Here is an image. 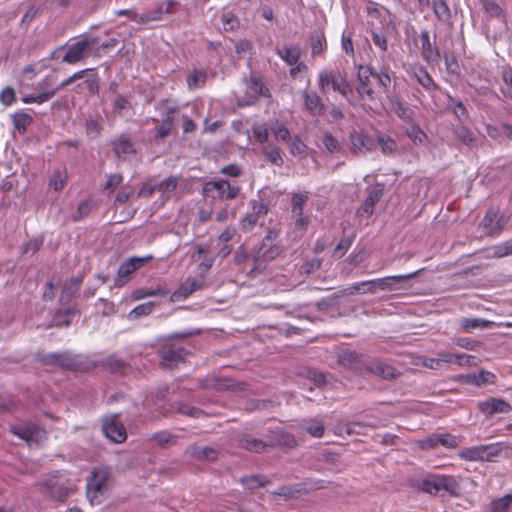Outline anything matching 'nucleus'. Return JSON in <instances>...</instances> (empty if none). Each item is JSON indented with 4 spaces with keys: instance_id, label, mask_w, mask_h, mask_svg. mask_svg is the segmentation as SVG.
<instances>
[{
    "instance_id": "nucleus-1",
    "label": "nucleus",
    "mask_w": 512,
    "mask_h": 512,
    "mask_svg": "<svg viewBox=\"0 0 512 512\" xmlns=\"http://www.w3.org/2000/svg\"><path fill=\"white\" fill-rule=\"evenodd\" d=\"M419 489L430 495H444L443 492H445L451 496H457L460 485L453 476L431 475L420 482Z\"/></svg>"
},
{
    "instance_id": "nucleus-2",
    "label": "nucleus",
    "mask_w": 512,
    "mask_h": 512,
    "mask_svg": "<svg viewBox=\"0 0 512 512\" xmlns=\"http://www.w3.org/2000/svg\"><path fill=\"white\" fill-rule=\"evenodd\" d=\"M38 360L44 366L62 370L81 371L87 368L80 356L72 355L68 351L38 354Z\"/></svg>"
},
{
    "instance_id": "nucleus-3",
    "label": "nucleus",
    "mask_w": 512,
    "mask_h": 512,
    "mask_svg": "<svg viewBox=\"0 0 512 512\" xmlns=\"http://www.w3.org/2000/svg\"><path fill=\"white\" fill-rule=\"evenodd\" d=\"M422 271H423V269H419V270L409 273V274L386 276L383 278L364 281V284H366V288H365L364 292H368L370 294H375L378 291L392 292V291L404 289L405 287L401 283L406 280L415 278Z\"/></svg>"
},
{
    "instance_id": "nucleus-4",
    "label": "nucleus",
    "mask_w": 512,
    "mask_h": 512,
    "mask_svg": "<svg viewBox=\"0 0 512 512\" xmlns=\"http://www.w3.org/2000/svg\"><path fill=\"white\" fill-rule=\"evenodd\" d=\"M279 254V246L267 243V241H262L260 247L252 254V267L246 270V275L254 278L261 274L267 264L274 260Z\"/></svg>"
},
{
    "instance_id": "nucleus-5",
    "label": "nucleus",
    "mask_w": 512,
    "mask_h": 512,
    "mask_svg": "<svg viewBox=\"0 0 512 512\" xmlns=\"http://www.w3.org/2000/svg\"><path fill=\"white\" fill-rule=\"evenodd\" d=\"M94 40L83 39L71 45L67 50L63 46L56 48L51 52L49 58L54 60L61 59L63 62L74 64L88 55L92 48Z\"/></svg>"
},
{
    "instance_id": "nucleus-6",
    "label": "nucleus",
    "mask_w": 512,
    "mask_h": 512,
    "mask_svg": "<svg viewBox=\"0 0 512 512\" xmlns=\"http://www.w3.org/2000/svg\"><path fill=\"white\" fill-rule=\"evenodd\" d=\"M331 85L332 88L343 95L345 98H348V95L352 93V88L347 82L346 78L342 76L340 73H335L332 71H322L319 74V88L320 91L325 93L326 87Z\"/></svg>"
},
{
    "instance_id": "nucleus-7",
    "label": "nucleus",
    "mask_w": 512,
    "mask_h": 512,
    "mask_svg": "<svg viewBox=\"0 0 512 512\" xmlns=\"http://www.w3.org/2000/svg\"><path fill=\"white\" fill-rule=\"evenodd\" d=\"M240 190V186L231 185L226 179L209 181L203 188L205 194L209 195L211 192L216 191L217 195L212 197L225 200L235 199L239 195Z\"/></svg>"
},
{
    "instance_id": "nucleus-8",
    "label": "nucleus",
    "mask_w": 512,
    "mask_h": 512,
    "mask_svg": "<svg viewBox=\"0 0 512 512\" xmlns=\"http://www.w3.org/2000/svg\"><path fill=\"white\" fill-rule=\"evenodd\" d=\"M338 364L358 372H363L366 368L367 360L364 355L354 350L344 349L337 355Z\"/></svg>"
},
{
    "instance_id": "nucleus-9",
    "label": "nucleus",
    "mask_w": 512,
    "mask_h": 512,
    "mask_svg": "<svg viewBox=\"0 0 512 512\" xmlns=\"http://www.w3.org/2000/svg\"><path fill=\"white\" fill-rule=\"evenodd\" d=\"M152 256H148V257H131L127 260H125L118 268L117 270V278L115 280V284L117 286H122L124 285L129 276L134 272L136 271L137 269H139L140 267H142L147 260L151 259Z\"/></svg>"
},
{
    "instance_id": "nucleus-10",
    "label": "nucleus",
    "mask_w": 512,
    "mask_h": 512,
    "mask_svg": "<svg viewBox=\"0 0 512 512\" xmlns=\"http://www.w3.org/2000/svg\"><path fill=\"white\" fill-rule=\"evenodd\" d=\"M372 75H374V72L369 66L360 65L358 67V83L355 89L361 99H364L365 97L369 100L375 99V92L370 86V78Z\"/></svg>"
},
{
    "instance_id": "nucleus-11",
    "label": "nucleus",
    "mask_w": 512,
    "mask_h": 512,
    "mask_svg": "<svg viewBox=\"0 0 512 512\" xmlns=\"http://www.w3.org/2000/svg\"><path fill=\"white\" fill-rule=\"evenodd\" d=\"M11 432L28 443H39L45 438V431L34 424L15 425Z\"/></svg>"
},
{
    "instance_id": "nucleus-12",
    "label": "nucleus",
    "mask_w": 512,
    "mask_h": 512,
    "mask_svg": "<svg viewBox=\"0 0 512 512\" xmlns=\"http://www.w3.org/2000/svg\"><path fill=\"white\" fill-rule=\"evenodd\" d=\"M102 431L114 443H122L127 437L125 427L118 423L116 416L103 420Z\"/></svg>"
},
{
    "instance_id": "nucleus-13",
    "label": "nucleus",
    "mask_w": 512,
    "mask_h": 512,
    "mask_svg": "<svg viewBox=\"0 0 512 512\" xmlns=\"http://www.w3.org/2000/svg\"><path fill=\"white\" fill-rule=\"evenodd\" d=\"M161 364L165 368L177 367L179 363L184 362L188 351L183 347L163 348L161 350Z\"/></svg>"
},
{
    "instance_id": "nucleus-14",
    "label": "nucleus",
    "mask_w": 512,
    "mask_h": 512,
    "mask_svg": "<svg viewBox=\"0 0 512 512\" xmlns=\"http://www.w3.org/2000/svg\"><path fill=\"white\" fill-rule=\"evenodd\" d=\"M454 380L464 384L480 387L484 384H493L495 375L489 371L481 370L479 373L459 374Z\"/></svg>"
},
{
    "instance_id": "nucleus-15",
    "label": "nucleus",
    "mask_w": 512,
    "mask_h": 512,
    "mask_svg": "<svg viewBox=\"0 0 512 512\" xmlns=\"http://www.w3.org/2000/svg\"><path fill=\"white\" fill-rule=\"evenodd\" d=\"M112 150L118 159L128 155H136L137 149L135 143L127 134H120L112 142Z\"/></svg>"
},
{
    "instance_id": "nucleus-16",
    "label": "nucleus",
    "mask_w": 512,
    "mask_h": 512,
    "mask_svg": "<svg viewBox=\"0 0 512 512\" xmlns=\"http://www.w3.org/2000/svg\"><path fill=\"white\" fill-rule=\"evenodd\" d=\"M421 54L424 60L429 64L437 63L440 60V51L430 40L428 30H422L420 33Z\"/></svg>"
},
{
    "instance_id": "nucleus-17",
    "label": "nucleus",
    "mask_w": 512,
    "mask_h": 512,
    "mask_svg": "<svg viewBox=\"0 0 512 512\" xmlns=\"http://www.w3.org/2000/svg\"><path fill=\"white\" fill-rule=\"evenodd\" d=\"M204 287V281L198 280L193 277H187L179 288L172 293L171 299L173 301L184 300L189 297L193 292L201 290Z\"/></svg>"
},
{
    "instance_id": "nucleus-18",
    "label": "nucleus",
    "mask_w": 512,
    "mask_h": 512,
    "mask_svg": "<svg viewBox=\"0 0 512 512\" xmlns=\"http://www.w3.org/2000/svg\"><path fill=\"white\" fill-rule=\"evenodd\" d=\"M352 152L367 153L376 148L375 141L367 134L361 131L350 133Z\"/></svg>"
},
{
    "instance_id": "nucleus-19",
    "label": "nucleus",
    "mask_w": 512,
    "mask_h": 512,
    "mask_svg": "<svg viewBox=\"0 0 512 512\" xmlns=\"http://www.w3.org/2000/svg\"><path fill=\"white\" fill-rule=\"evenodd\" d=\"M98 366H100L102 370L111 374L122 375L128 369L129 364L122 358H119L117 355L111 354L98 361Z\"/></svg>"
},
{
    "instance_id": "nucleus-20",
    "label": "nucleus",
    "mask_w": 512,
    "mask_h": 512,
    "mask_svg": "<svg viewBox=\"0 0 512 512\" xmlns=\"http://www.w3.org/2000/svg\"><path fill=\"white\" fill-rule=\"evenodd\" d=\"M365 371L370 372L386 380H392L397 377L396 369L382 361L370 360L366 364Z\"/></svg>"
},
{
    "instance_id": "nucleus-21",
    "label": "nucleus",
    "mask_w": 512,
    "mask_h": 512,
    "mask_svg": "<svg viewBox=\"0 0 512 512\" xmlns=\"http://www.w3.org/2000/svg\"><path fill=\"white\" fill-rule=\"evenodd\" d=\"M304 106L313 116H322L325 112V105L321 97L315 91H302Z\"/></svg>"
},
{
    "instance_id": "nucleus-22",
    "label": "nucleus",
    "mask_w": 512,
    "mask_h": 512,
    "mask_svg": "<svg viewBox=\"0 0 512 512\" xmlns=\"http://www.w3.org/2000/svg\"><path fill=\"white\" fill-rule=\"evenodd\" d=\"M238 445L242 449H245L249 452L261 453L264 452L268 447H272L274 443L264 442L261 439L250 436L249 434H242L238 439Z\"/></svg>"
},
{
    "instance_id": "nucleus-23",
    "label": "nucleus",
    "mask_w": 512,
    "mask_h": 512,
    "mask_svg": "<svg viewBox=\"0 0 512 512\" xmlns=\"http://www.w3.org/2000/svg\"><path fill=\"white\" fill-rule=\"evenodd\" d=\"M85 73H86L85 70L79 71V72L73 74L71 77L67 78L66 80L62 81L55 88L37 94L35 103L42 104L44 102H47L48 100L53 98L60 90H62L66 86L70 85L74 81L83 78Z\"/></svg>"
},
{
    "instance_id": "nucleus-24",
    "label": "nucleus",
    "mask_w": 512,
    "mask_h": 512,
    "mask_svg": "<svg viewBox=\"0 0 512 512\" xmlns=\"http://www.w3.org/2000/svg\"><path fill=\"white\" fill-rule=\"evenodd\" d=\"M70 491L71 487L67 486L63 480H55L47 484L45 494L53 500L62 502L67 499Z\"/></svg>"
},
{
    "instance_id": "nucleus-25",
    "label": "nucleus",
    "mask_w": 512,
    "mask_h": 512,
    "mask_svg": "<svg viewBox=\"0 0 512 512\" xmlns=\"http://www.w3.org/2000/svg\"><path fill=\"white\" fill-rule=\"evenodd\" d=\"M478 406L481 412L486 415L508 413L511 410L510 404L497 398H490L487 401L480 402Z\"/></svg>"
},
{
    "instance_id": "nucleus-26",
    "label": "nucleus",
    "mask_w": 512,
    "mask_h": 512,
    "mask_svg": "<svg viewBox=\"0 0 512 512\" xmlns=\"http://www.w3.org/2000/svg\"><path fill=\"white\" fill-rule=\"evenodd\" d=\"M392 110L395 114L403 121L410 122L414 117V110L409 107L402 99L398 96L388 97Z\"/></svg>"
},
{
    "instance_id": "nucleus-27",
    "label": "nucleus",
    "mask_w": 512,
    "mask_h": 512,
    "mask_svg": "<svg viewBox=\"0 0 512 512\" xmlns=\"http://www.w3.org/2000/svg\"><path fill=\"white\" fill-rule=\"evenodd\" d=\"M186 453L193 459L199 461H215L218 458V451L211 447L191 445Z\"/></svg>"
},
{
    "instance_id": "nucleus-28",
    "label": "nucleus",
    "mask_w": 512,
    "mask_h": 512,
    "mask_svg": "<svg viewBox=\"0 0 512 512\" xmlns=\"http://www.w3.org/2000/svg\"><path fill=\"white\" fill-rule=\"evenodd\" d=\"M383 196V189L378 187H370L367 189V197L363 201L360 211H363L367 216H371L374 212L375 205Z\"/></svg>"
},
{
    "instance_id": "nucleus-29",
    "label": "nucleus",
    "mask_w": 512,
    "mask_h": 512,
    "mask_svg": "<svg viewBox=\"0 0 512 512\" xmlns=\"http://www.w3.org/2000/svg\"><path fill=\"white\" fill-rule=\"evenodd\" d=\"M112 469L108 466L98 468V494H105L113 486Z\"/></svg>"
},
{
    "instance_id": "nucleus-30",
    "label": "nucleus",
    "mask_w": 512,
    "mask_h": 512,
    "mask_svg": "<svg viewBox=\"0 0 512 512\" xmlns=\"http://www.w3.org/2000/svg\"><path fill=\"white\" fill-rule=\"evenodd\" d=\"M150 440L155 442L161 448H169L177 444L178 436L169 431L163 430L153 433Z\"/></svg>"
},
{
    "instance_id": "nucleus-31",
    "label": "nucleus",
    "mask_w": 512,
    "mask_h": 512,
    "mask_svg": "<svg viewBox=\"0 0 512 512\" xmlns=\"http://www.w3.org/2000/svg\"><path fill=\"white\" fill-rule=\"evenodd\" d=\"M175 112V107H167V116L162 120V124L156 128V139H164L170 134L173 127V118L171 117V115Z\"/></svg>"
},
{
    "instance_id": "nucleus-32",
    "label": "nucleus",
    "mask_w": 512,
    "mask_h": 512,
    "mask_svg": "<svg viewBox=\"0 0 512 512\" xmlns=\"http://www.w3.org/2000/svg\"><path fill=\"white\" fill-rule=\"evenodd\" d=\"M454 134L458 140L469 148L477 146V139L474 133L466 126L460 125L454 128Z\"/></svg>"
},
{
    "instance_id": "nucleus-33",
    "label": "nucleus",
    "mask_w": 512,
    "mask_h": 512,
    "mask_svg": "<svg viewBox=\"0 0 512 512\" xmlns=\"http://www.w3.org/2000/svg\"><path fill=\"white\" fill-rule=\"evenodd\" d=\"M82 279L79 277H73L70 280L66 281L62 288V293L60 296V301L62 303H66L71 300L74 296L75 292L79 289Z\"/></svg>"
},
{
    "instance_id": "nucleus-34",
    "label": "nucleus",
    "mask_w": 512,
    "mask_h": 512,
    "mask_svg": "<svg viewBox=\"0 0 512 512\" xmlns=\"http://www.w3.org/2000/svg\"><path fill=\"white\" fill-rule=\"evenodd\" d=\"M277 54L289 65H295L300 59V49L296 46H284L277 50Z\"/></svg>"
},
{
    "instance_id": "nucleus-35",
    "label": "nucleus",
    "mask_w": 512,
    "mask_h": 512,
    "mask_svg": "<svg viewBox=\"0 0 512 512\" xmlns=\"http://www.w3.org/2000/svg\"><path fill=\"white\" fill-rule=\"evenodd\" d=\"M512 505V494H506L490 502L486 512H509Z\"/></svg>"
},
{
    "instance_id": "nucleus-36",
    "label": "nucleus",
    "mask_w": 512,
    "mask_h": 512,
    "mask_svg": "<svg viewBox=\"0 0 512 512\" xmlns=\"http://www.w3.org/2000/svg\"><path fill=\"white\" fill-rule=\"evenodd\" d=\"M433 12L437 19L443 23H448L451 20V10L445 0L434 1Z\"/></svg>"
},
{
    "instance_id": "nucleus-37",
    "label": "nucleus",
    "mask_w": 512,
    "mask_h": 512,
    "mask_svg": "<svg viewBox=\"0 0 512 512\" xmlns=\"http://www.w3.org/2000/svg\"><path fill=\"white\" fill-rule=\"evenodd\" d=\"M14 127L20 132L24 133L27 127L33 122L31 115L24 111L16 112L12 115Z\"/></svg>"
},
{
    "instance_id": "nucleus-38",
    "label": "nucleus",
    "mask_w": 512,
    "mask_h": 512,
    "mask_svg": "<svg viewBox=\"0 0 512 512\" xmlns=\"http://www.w3.org/2000/svg\"><path fill=\"white\" fill-rule=\"evenodd\" d=\"M164 14H168V9H164L163 5L147 11L139 16V24H147L151 21H159Z\"/></svg>"
},
{
    "instance_id": "nucleus-39",
    "label": "nucleus",
    "mask_w": 512,
    "mask_h": 512,
    "mask_svg": "<svg viewBox=\"0 0 512 512\" xmlns=\"http://www.w3.org/2000/svg\"><path fill=\"white\" fill-rule=\"evenodd\" d=\"M207 73L202 70H193L187 75L186 82L189 89L200 88L204 86Z\"/></svg>"
},
{
    "instance_id": "nucleus-40",
    "label": "nucleus",
    "mask_w": 512,
    "mask_h": 512,
    "mask_svg": "<svg viewBox=\"0 0 512 512\" xmlns=\"http://www.w3.org/2000/svg\"><path fill=\"white\" fill-rule=\"evenodd\" d=\"M123 176L120 173L109 174L106 181L102 185V192L111 195L116 188L122 183Z\"/></svg>"
},
{
    "instance_id": "nucleus-41",
    "label": "nucleus",
    "mask_w": 512,
    "mask_h": 512,
    "mask_svg": "<svg viewBox=\"0 0 512 512\" xmlns=\"http://www.w3.org/2000/svg\"><path fill=\"white\" fill-rule=\"evenodd\" d=\"M179 180V176H169L156 184L157 191L163 195L170 194L177 188Z\"/></svg>"
},
{
    "instance_id": "nucleus-42",
    "label": "nucleus",
    "mask_w": 512,
    "mask_h": 512,
    "mask_svg": "<svg viewBox=\"0 0 512 512\" xmlns=\"http://www.w3.org/2000/svg\"><path fill=\"white\" fill-rule=\"evenodd\" d=\"M240 481L247 489L250 490H255L257 488L264 487L270 483L269 480H267L265 477L261 475H251L248 477H242Z\"/></svg>"
},
{
    "instance_id": "nucleus-43",
    "label": "nucleus",
    "mask_w": 512,
    "mask_h": 512,
    "mask_svg": "<svg viewBox=\"0 0 512 512\" xmlns=\"http://www.w3.org/2000/svg\"><path fill=\"white\" fill-rule=\"evenodd\" d=\"M462 457L469 461H487L484 445L468 448L462 453Z\"/></svg>"
},
{
    "instance_id": "nucleus-44",
    "label": "nucleus",
    "mask_w": 512,
    "mask_h": 512,
    "mask_svg": "<svg viewBox=\"0 0 512 512\" xmlns=\"http://www.w3.org/2000/svg\"><path fill=\"white\" fill-rule=\"evenodd\" d=\"M252 255L245 252L243 246L239 248V250L236 251L234 257H233V263L236 266H243L242 271L246 273V270L252 267Z\"/></svg>"
},
{
    "instance_id": "nucleus-45",
    "label": "nucleus",
    "mask_w": 512,
    "mask_h": 512,
    "mask_svg": "<svg viewBox=\"0 0 512 512\" xmlns=\"http://www.w3.org/2000/svg\"><path fill=\"white\" fill-rule=\"evenodd\" d=\"M491 324L492 322L480 318H464L461 321V326L466 331L488 328Z\"/></svg>"
},
{
    "instance_id": "nucleus-46",
    "label": "nucleus",
    "mask_w": 512,
    "mask_h": 512,
    "mask_svg": "<svg viewBox=\"0 0 512 512\" xmlns=\"http://www.w3.org/2000/svg\"><path fill=\"white\" fill-rule=\"evenodd\" d=\"M300 374L307 378V379H310L311 381H313L316 385L318 386H322V385H325L326 384V377L325 375L314 369V368H311V367H304Z\"/></svg>"
},
{
    "instance_id": "nucleus-47",
    "label": "nucleus",
    "mask_w": 512,
    "mask_h": 512,
    "mask_svg": "<svg viewBox=\"0 0 512 512\" xmlns=\"http://www.w3.org/2000/svg\"><path fill=\"white\" fill-rule=\"evenodd\" d=\"M377 142L381 151L386 155H391L397 151V143L388 135H378Z\"/></svg>"
},
{
    "instance_id": "nucleus-48",
    "label": "nucleus",
    "mask_w": 512,
    "mask_h": 512,
    "mask_svg": "<svg viewBox=\"0 0 512 512\" xmlns=\"http://www.w3.org/2000/svg\"><path fill=\"white\" fill-rule=\"evenodd\" d=\"M248 88L253 92L254 100H256L259 96H268L269 95V89L266 87L261 80L258 78L252 77L247 82Z\"/></svg>"
},
{
    "instance_id": "nucleus-49",
    "label": "nucleus",
    "mask_w": 512,
    "mask_h": 512,
    "mask_svg": "<svg viewBox=\"0 0 512 512\" xmlns=\"http://www.w3.org/2000/svg\"><path fill=\"white\" fill-rule=\"evenodd\" d=\"M154 306V302L151 301L140 304L131 310L128 317L129 319L136 320L140 317L147 316L152 312Z\"/></svg>"
},
{
    "instance_id": "nucleus-50",
    "label": "nucleus",
    "mask_w": 512,
    "mask_h": 512,
    "mask_svg": "<svg viewBox=\"0 0 512 512\" xmlns=\"http://www.w3.org/2000/svg\"><path fill=\"white\" fill-rule=\"evenodd\" d=\"M67 180V173L65 170H57L55 171L50 180H49V186L55 190L60 191L64 188Z\"/></svg>"
},
{
    "instance_id": "nucleus-51",
    "label": "nucleus",
    "mask_w": 512,
    "mask_h": 512,
    "mask_svg": "<svg viewBox=\"0 0 512 512\" xmlns=\"http://www.w3.org/2000/svg\"><path fill=\"white\" fill-rule=\"evenodd\" d=\"M289 150L293 156L304 157L306 156L307 146L298 136H294L289 141Z\"/></svg>"
},
{
    "instance_id": "nucleus-52",
    "label": "nucleus",
    "mask_w": 512,
    "mask_h": 512,
    "mask_svg": "<svg viewBox=\"0 0 512 512\" xmlns=\"http://www.w3.org/2000/svg\"><path fill=\"white\" fill-rule=\"evenodd\" d=\"M73 316L74 312L70 309L63 311L60 310L54 316L52 323L56 327L68 326L71 323Z\"/></svg>"
},
{
    "instance_id": "nucleus-53",
    "label": "nucleus",
    "mask_w": 512,
    "mask_h": 512,
    "mask_svg": "<svg viewBox=\"0 0 512 512\" xmlns=\"http://www.w3.org/2000/svg\"><path fill=\"white\" fill-rule=\"evenodd\" d=\"M415 77L419 84L422 85L425 89L432 90L437 88V85L433 81L432 77L425 69L420 68L417 72H415Z\"/></svg>"
},
{
    "instance_id": "nucleus-54",
    "label": "nucleus",
    "mask_w": 512,
    "mask_h": 512,
    "mask_svg": "<svg viewBox=\"0 0 512 512\" xmlns=\"http://www.w3.org/2000/svg\"><path fill=\"white\" fill-rule=\"evenodd\" d=\"M502 79L505 83V87L502 88V93L512 100V68L507 66L502 68Z\"/></svg>"
},
{
    "instance_id": "nucleus-55",
    "label": "nucleus",
    "mask_w": 512,
    "mask_h": 512,
    "mask_svg": "<svg viewBox=\"0 0 512 512\" xmlns=\"http://www.w3.org/2000/svg\"><path fill=\"white\" fill-rule=\"evenodd\" d=\"M406 135L415 143L423 144L427 138L423 130L417 125H411L406 130Z\"/></svg>"
},
{
    "instance_id": "nucleus-56",
    "label": "nucleus",
    "mask_w": 512,
    "mask_h": 512,
    "mask_svg": "<svg viewBox=\"0 0 512 512\" xmlns=\"http://www.w3.org/2000/svg\"><path fill=\"white\" fill-rule=\"evenodd\" d=\"M365 288H366V284H364V281L358 282V283H355L347 288L337 291V296H339V298H341L343 296L366 294L367 292H364Z\"/></svg>"
},
{
    "instance_id": "nucleus-57",
    "label": "nucleus",
    "mask_w": 512,
    "mask_h": 512,
    "mask_svg": "<svg viewBox=\"0 0 512 512\" xmlns=\"http://www.w3.org/2000/svg\"><path fill=\"white\" fill-rule=\"evenodd\" d=\"M483 10L490 17H500L503 13L502 8L493 0H481Z\"/></svg>"
},
{
    "instance_id": "nucleus-58",
    "label": "nucleus",
    "mask_w": 512,
    "mask_h": 512,
    "mask_svg": "<svg viewBox=\"0 0 512 512\" xmlns=\"http://www.w3.org/2000/svg\"><path fill=\"white\" fill-rule=\"evenodd\" d=\"M325 41L324 34L322 32H314L310 36V44L313 55L322 53L323 42Z\"/></svg>"
},
{
    "instance_id": "nucleus-59",
    "label": "nucleus",
    "mask_w": 512,
    "mask_h": 512,
    "mask_svg": "<svg viewBox=\"0 0 512 512\" xmlns=\"http://www.w3.org/2000/svg\"><path fill=\"white\" fill-rule=\"evenodd\" d=\"M308 199V196L303 193L294 194L292 197V213L293 215L303 214L304 205Z\"/></svg>"
},
{
    "instance_id": "nucleus-60",
    "label": "nucleus",
    "mask_w": 512,
    "mask_h": 512,
    "mask_svg": "<svg viewBox=\"0 0 512 512\" xmlns=\"http://www.w3.org/2000/svg\"><path fill=\"white\" fill-rule=\"evenodd\" d=\"M221 21L225 31H233L239 27V19L231 12L223 13Z\"/></svg>"
},
{
    "instance_id": "nucleus-61",
    "label": "nucleus",
    "mask_w": 512,
    "mask_h": 512,
    "mask_svg": "<svg viewBox=\"0 0 512 512\" xmlns=\"http://www.w3.org/2000/svg\"><path fill=\"white\" fill-rule=\"evenodd\" d=\"M304 429L314 437H321L324 433L325 427L322 421L313 420L311 422H307Z\"/></svg>"
},
{
    "instance_id": "nucleus-62",
    "label": "nucleus",
    "mask_w": 512,
    "mask_h": 512,
    "mask_svg": "<svg viewBox=\"0 0 512 512\" xmlns=\"http://www.w3.org/2000/svg\"><path fill=\"white\" fill-rule=\"evenodd\" d=\"M322 143L330 153L338 152L341 149L339 141L331 133L324 134Z\"/></svg>"
},
{
    "instance_id": "nucleus-63",
    "label": "nucleus",
    "mask_w": 512,
    "mask_h": 512,
    "mask_svg": "<svg viewBox=\"0 0 512 512\" xmlns=\"http://www.w3.org/2000/svg\"><path fill=\"white\" fill-rule=\"evenodd\" d=\"M263 155L274 165L282 166L284 163L279 148L264 149Z\"/></svg>"
},
{
    "instance_id": "nucleus-64",
    "label": "nucleus",
    "mask_w": 512,
    "mask_h": 512,
    "mask_svg": "<svg viewBox=\"0 0 512 512\" xmlns=\"http://www.w3.org/2000/svg\"><path fill=\"white\" fill-rule=\"evenodd\" d=\"M505 224L506 220L504 219V217H497L493 222L492 227L488 231H486V235L491 238L499 236L503 231Z\"/></svg>"
}]
</instances>
